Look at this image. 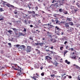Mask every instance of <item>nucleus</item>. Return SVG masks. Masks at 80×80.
<instances>
[{"label":"nucleus","instance_id":"680f3d73","mask_svg":"<svg viewBox=\"0 0 80 80\" xmlns=\"http://www.w3.org/2000/svg\"><path fill=\"white\" fill-rule=\"evenodd\" d=\"M3 18V17L2 16H0V18Z\"/></svg>","mask_w":80,"mask_h":80},{"label":"nucleus","instance_id":"79ce46f5","mask_svg":"<svg viewBox=\"0 0 80 80\" xmlns=\"http://www.w3.org/2000/svg\"><path fill=\"white\" fill-rule=\"evenodd\" d=\"M55 22H56V23H58V22H59V21L58 20H55Z\"/></svg>","mask_w":80,"mask_h":80},{"label":"nucleus","instance_id":"4468645a","mask_svg":"<svg viewBox=\"0 0 80 80\" xmlns=\"http://www.w3.org/2000/svg\"><path fill=\"white\" fill-rule=\"evenodd\" d=\"M67 52H68V51H67L66 50H65L64 51V57H65V54H66V53H67Z\"/></svg>","mask_w":80,"mask_h":80},{"label":"nucleus","instance_id":"b1692460","mask_svg":"<svg viewBox=\"0 0 80 80\" xmlns=\"http://www.w3.org/2000/svg\"><path fill=\"white\" fill-rule=\"evenodd\" d=\"M20 35H21L22 36H24V35H24V34H23V33H21V32H20L19 33Z\"/></svg>","mask_w":80,"mask_h":80},{"label":"nucleus","instance_id":"3c124183","mask_svg":"<svg viewBox=\"0 0 80 80\" xmlns=\"http://www.w3.org/2000/svg\"><path fill=\"white\" fill-rule=\"evenodd\" d=\"M1 20H3V18H0V21H1Z\"/></svg>","mask_w":80,"mask_h":80},{"label":"nucleus","instance_id":"a18cd8bd","mask_svg":"<svg viewBox=\"0 0 80 80\" xmlns=\"http://www.w3.org/2000/svg\"><path fill=\"white\" fill-rule=\"evenodd\" d=\"M36 75H37V76H38V77H39V74H38V73H36Z\"/></svg>","mask_w":80,"mask_h":80},{"label":"nucleus","instance_id":"9d476101","mask_svg":"<svg viewBox=\"0 0 80 80\" xmlns=\"http://www.w3.org/2000/svg\"><path fill=\"white\" fill-rule=\"evenodd\" d=\"M65 63H67L68 65H69L70 63V62H68V60H66L65 61Z\"/></svg>","mask_w":80,"mask_h":80},{"label":"nucleus","instance_id":"f03ea898","mask_svg":"<svg viewBox=\"0 0 80 80\" xmlns=\"http://www.w3.org/2000/svg\"><path fill=\"white\" fill-rule=\"evenodd\" d=\"M62 31V30L59 28L58 27L56 26L55 27V32L56 33H60Z\"/></svg>","mask_w":80,"mask_h":80},{"label":"nucleus","instance_id":"dca6fc26","mask_svg":"<svg viewBox=\"0 0 80 80\" xmlns=\"http://www.w3.org/2000/svg\"><path fill=\"white\" fill-rule=\"evenodd\" d=\"M69 24L70 25H73V23L72 22H69Z\"/></svg>","mask_w":80,"mask_h":80},{"label":"nucleus","instance_id":"7ed1b4c3","mask_svg":"<svg viewBox=\"0 0 80 80\" xmlns=\"http://www.w3.org/2000/svg\"><path fill=\"white\" fill-rule=\"evenodd\" d=\"M31 47L29 46H27V48L26 49V52L27 53H28L29 52H31Z\"/></svg>","mask_w":80,"mask_h":80},{"label":"nucleus","instance_id":"2f4dec72","mask_svg":"<svg viewBox=\"0 0 80 80\" xmlns=\"http://www.w3.org/2000/svg\"><path fill=\"white\" fill-rule=\"evenodd\" d=\"M27 12H28V14H30L32 13V12L31 11H28Z\"/></svg>","mask_w":80,"mask_h":80},{"label":"nucleus","instance_id":"69168bd1","mask_svg":"<svg viewBox=\"0 0 80 80\" xmlns=\"http://www.w3.org/2000/svg\"><path fill=\"white\" fill-rule=\"evenodd\" d=\"M50 48H51V49H53V46L51 47H50Z\"/></svg>","mask_w":80,"mask_h":80},{"label":"nucleus","instance_id":"aec40b11","mask_svg":"<svg viewBox=\"0 0 80 80\" xmlns=\"http://www.w3.org/2000/svg\"><path fill=\"white\" fill-rule=\"evenodd\" d=\"M76 68H77V69H79V70H80V67H79V66H78L77 65H76Z\"/></svg>","mask_w":80,"mask_h":80},{"label":"nucleus","instance_id":"ea45409f","mask_svg":"<svg viewBox=\"0 0 80 80\" xmlns=\"http://www.w3.org/2000/svg\"><path fill=\"white\" fill-rule=\"evenodd\" d=\"M53 27V26L51 24L50 25L49 27L50 28H52V27Z\"/></svg>","mask_w":80,"mask_h":80},{"label":"nucleus","instance_id":"39448f33","mask_svg":"<svg viewBox=\"0 0 80 80\" xmlns=\"http://www.w3.org/2000/svg\"><path fill=\"white\" fill-rule=\"evenodd\" d=\"M65 27H66L67 29H69V25H68V23H66L65 24Z\"/></svg>","mask_w":80,"mask_h":80},{"label":"nucleus","instance_id":"9b49d317","mask_svg":"<svg viewBox=\"0 0 80 80\" xmlns=\"http://www.w3.org/2000/svg\"><path fill=\"white\" fill-rule=\"evenodd\" d=\"M67 20L68 21H72V18H67Z\"/></svg>","mask_w":80,"mask_h":80},{"label":"nucleus","instance_id":"6e6d98bb","mask_svg":"<svg viewBox=\"0 0 80 80\" xmlns=\"http://www.w3.org/2000/svg\"><path fill=\"white\" fill-rule=\"evenodd\" d=\"M30 27H31V28H32L33 26V25H30Z\"/></svg>","mask_w":80,"mask_h":80},{"label":"nucleus","instance_id":"6e6552de","mask_svg":"<svg viewBox=\"0 0 80 80\" xmlns=\"http://www.w3.org/2000/svg\"><path fill=\"white\" fill-rule=\"evenodd\" d=\"M45 58L46 59H47V60H48V59H50L51 60H52V58L51 57H49L48 56H46L45 57Z\"/></svg>","mask_w":80,"mask_h":80},{"label":"nucleus","instance_id":"c85d7f7f","mask_svg":"<svg viewBox=\"0 0 80 80\" xmlns=\"http://www.w3.org/2000/svg\"><path fill=\"white\" fill-rule=\"evenodd\" d=\"M36 52H37L38 53H40V51L38 50V49H36Z\"/></svg>","mask_w":80,"mask_h":80},{"label":"nucleus","instance_id":"f3484780","mask_svg":"<svg viewBox=\"0 0 80 80\" xmlns=\"http://www.w3.org/2000/svg\"><path fill=\"white\" fill-rule=\"evenodd\" d=\"M76 5H77L78 7H80V4L78 2H76Z\"/></svg>","mask_w":80,"mask_h":80},{"label":"nucleus","instance_id":"58836bf2","mask_svg":"<svg viewBox=\"0 0 80 80\" xmlns=\"http://www.w3.org/2000/svg\"><path fill=\"white\" fill-rule=\"evenodd\" d=\"M14 13H15V14H17V11H15L14 12Z\"/></svg>","mask_w":80,"mask_h":80},{"label":"nucleus","instance_id":"2eb2a0df","mask_svg":"<svg viewBox=\"0 0 80 80\" xmlns=\"http://www.w3.org/2000/svg\"><path fill=\"white\" fill-rule=\"evenodd\" d=\"M42 43H44L45 42V38H43L42 39Z\"/></svg>","mask_w":80,"mask_h":80},{"label":"nucleus","instance_id":"72a5a7b5","mask_svg":"<svg viewBox=\"0 0 80 80\" xmlns=\"http://www.w3.org/2000/svg\"><path fill=\"white\" fill-rule=\"evenodd\" d=\"M54 64H55V65H56V66H57L58 63H57V62H54Z\"/></svg>","mask_w":80,"mask_h":80},{"label":"nucleus","instance_id":"f8f14e48","mask_svg":"<svg viewBox=\"0 0 80 80\" xmlns=\"http://www.w3.org/2000/svg\"><path fill=\"white\" fill-rule=\"evenodd\" d=\"M57 5V3L55 4H52L50 6V8H52V7H53V6H56V5Z\"/></svg>","mask_w":80,"mask_h":80},{"label":"nucleus","instance_id":"052dcab7","mask_svg":"<svg viewBox=\"0 0 80 80\" xmlns=\"http://www.w3.org/2000/svg\"><path fill=\"white\" fill-rule=\"evenodd\" d=\"M68 77H69V78H72V77L71 76H69Z\"/></svg>","mask_w":80,"mask_h":80},{"label":"nucleus","instance_id":"473e14b6","mask_svg":"<svg viewBox=\"0 0 80 80\" xmlns=\"http://www.w3.org/2000/svg\"><path fill=\"white\" fill-rule=\"evenodd\" d=\"M63 47L62 46L60 48V50H63Z\"/></svg>","mask_w":80,"mask_h":80},{"label":"nucleus","instance_id":"bf43d9fd","mask_svg":"<svg viewBox=\"0 0 80 80\" xmlns=\"http://www.w3.org/2000/svg\"><path fill=\"white\" fill-rule=\"evenodd\" d=\"M39 43H35V44H36V45H39Z\"/></svg>","mask_w":80,"mask_h":80},{"label":"nucleus","instance_id":"774afa93","mask_svg":"<svg viewBox=\"0 0 80 80\" xmlns=\"http://www.w3.org/2000/svg\"><path fill=\"white\" fill-rule=\"evenodd\" d=\"M47 33H48V34H50V32H48Z\"/></svg>","mask_w":80,"mask_h":80},{"label":"nucleus","instance_id":"a878e982","mask_svg":"<svg viewBox=\"0 0 80 80\" xmlns=\"http://www.w3.org/2000/svg\"><path fill=\"white\" fill-rule=\"evenodd\" d=\"M70 31H72L73 30H74V28H70Z\"/></svg>","mask_w":80,"mask_h":80},{"label":"nucleus","instance_id":"a211bd4d","mask_svg":"<svg viewBox=\"0 0 80 80\" xmlns=\"http://www.w3.org/2000/svg\"><path fill=\"white\" fill-rule=\"evenodd\" d=\"M47 61H48V63H50V62H52V61H51V60H50V59H47Z\"/></svg>","mask_w":80,"mask_h":80},{"label":"nucleus","instance_id":"c03bdc74","mask_svg":"<svg viewBox=\"0 0 80 80\" xmlns=\"http://www.w3.org/2000/svg\"><path fill=\"white\" fill-rule=\"evenodd\" d=\"M52 22H55V21H54V20H53V19H52L51 20Z\"/></svg>","mask_w":80,"mask_h":80},{"label":"nucleus","instance_id":"f704fd0d","mask_svg":"<svg viewBox=\"0 0 80 80\" xmlns=\"http://www.w3.org/2000/svg\"><path fill=\"white\" fill-rule=\"evenodd\" d=\"M59 12H62L63 11H62V9H59Z\"/></svg>","mask_w":80,"mask_h":80},{"label":"nucleus","instance_id":"1a4fd4ad","mask_svg":"<svg viewBox=\"0 0 80 80\" xmlns=\"http://www.w3.org/2000/svg\"><path fill=\"white\" fill-rule=\"evenodd\" d=\"M31 77V78H33L35 80H38V79H36L37 78H38L37 76H34L33 77Z\"/></svg>","mask_w":80,"mask_h":80},{"label":"nucleus","instance_id":"37998d69","mask_svg":"<svg viewBox=\"0 0 80 80\" xmlns=\"http://www.w3.org/2000/svg\"><path fill=\"white\" fill-rule=\"evenodd\" d=\"M24 32H27V30H26V29L25 28H24V30L23 31Z\"/></svg>","mask_w":80,"mask_h":80},{"label":"nucleus","instance_id":"423d86ee","mask_svg":"<svg viewBox=\"0 0 80 80\" xmlns=\"http://www.w3.org/2000/svg\"><path fill=\"white\" fill-rule=\"evenodd\" d=\"M34 67L36 68H39V66L38 65V63L35 64L34 65Z\"/></svg>","mask_w":80,"mask_h":80},{"label":"nucleus","instance_id":"412c9836","mask_svg":"<svg viewBox=\"0 0 80 80\" xmlns=\"http://www.w3.org/2000/svg\"><path fill=\"white\" fill-rule=\"evenodd\" d=\"M12 29L13 30H14V32H17V29H16V28H12Z\"/></svg>","mask_w":80,"mask_h":80},{"label":"nucleus","instance_id":"393cba45","mask_svg":"<svg viewBox=\"0 0 80 80\" xmlns=\"http://www.w3.org/2000/svg\"><path fill=\"white\" fill-rule=\"evenodd\" d=\"M55 42H57V40L55 39H54V40H53L52 43H55Z\"/></svg>","mask_w":80,"mask_h":80},{"label":"nucleus","instance_id":"4be33fe9","mask_svg":"<svg viewBox=\"0 0 80 80\" xmlns=\"http://www.w3.org/2000/svg\"><path fill=\"white\" fill-rule=\"evenodd\" d=\"M2 2H3V5H6L7 2H5V1H2Z\"/></svg>","mask_w":80,"mask_h":80},{"label":"nucleus","instance_id":"ddd939ff","mask_svg":"<svg viewBox=\"0 0 80 80\" xmlns=\"http://www.w3.org/2000/svg\"><path fill=\"white\" fill-rule=\"evenodd\" d=\"M57 72L55 71H52V74H54V75H55V74H57Z\"/></svg>","mask_w":80,"mask_h":80},{"label":"nucleus","instance_id":"e2e57ef3","mask_svg":"<svg viewBox=\"0 0 80 80\" xmlns=\"http://www.w3.org/2000/svg\"><path fill=\"white\" fill-rule=\"evenodd\" d=\"M71 51H73V48H71Z\"/></svg>","mask_w":80,"mask_h":80},{"label":"nucleus","instance_id":"f257e3e1","mask_svg":"<svg viewBox=\"0 0 80 80\" xmlns=\"http://www.w3.org/2000/svg\"><path fill=\"white\" fill-rule=\"evenodd\" d=\"M21 48H19V51H21L22 53H25V51L26 50L25 46L23 45H22L21 46Z\"/></svg>","mask_w":80,"mask_h":80},{"label":"nucleus","instance_id":"20e7f679","mask_svg":"<svg viewBox=\"0 0 80 80\" xmlns=\"http://www.w3.org/2000/svg\"><path fill=\"white\" fill-rule=\"evenodd\" d=\"M6 5L7 7H12V8H16V7H15L14 6L11 5V4H10L9 3H8L6 4Z\"/></svg>","mask_w":80,"mask_h":80},{"label":"nucleus","instance_id":"de8ad7c7","mask_svg":"<svg viewBox=\"0 0 80 80\" xmlns=\"http://www.w3.org/2000/svg\"><path fill=\"white\" fill-rule=\"evenodd\" d=\"M53 40H54L53 38H52L50 40L51 42H52L53 41Z\"/></svg>","mask_w":80,"mask_h":80},{"label":"nucleus","instance_id":"0eeeda50","mask_svg":"<svg viewBox=\"0 0 80 80\" xmlns=\"http://www.w3.org/2000/svg\"><path fill=\"white\" fill-rule=\"evenodd\" d=\"M13 65H14L13 66H12L13 68H14V70H17V68H15V67H16V68H17V67H18V66H17V65L16 64H13Z\"/></svg>","mask_w":80,"mask_h":80},{"label":"nucleus","instance_id":"864d4df0","mask_svg":"<svg viewBox=\"0 0 80 80\" xmlns=\"http://www.w3.org/2000/svg\"><path fill=\"white\" fill-rule=\"evenodd\" d=\"M8 44L9 45V46L10 47H11V43H8Z\"/></svg>","mask_w":80,"mask_h":80},{"label":"nucleus","instance_id":"c9c22d12","mask_svg":"<svg viewBox=\"0 0 80 80\" xmlns=\"http://www.w3.org/2000/svg\"><path fill=\"white\" fill-rule=\"evenodd\" d=\"M38 6H36V8H35V9L36 10H38Z\"/></svg>","mask_w":80,"mask_h":80},{"label":"nucleus","instance_id":"49530a36","mask_svg":"<svg viewBox=\"0 0 80 80\" xmlns=\"http://www.w3.org/2000/svg\"><path fill=\"white\" fill-rule=\"evenodd\" d=\"M0 12H2L3 11V8H0Z\"/></svg>","mask_w":80,"mask_h":80},{"label":"nucleus","instance_id":"4d7b16f0","mask_svg":"<svg viewBox=\"0 0 80 80\" xmlns=\"http://www.w3.org/2000/svg\"><path fill=\"white\" fill-rule=\"evenodd\" d=\"M29 39L30 40H33V38H32V37H30Z\"/></svg>","mask_w":80,"mask_h":80},{"label":"nucleus","instance_id":"5fc2aeb1","mask_svg":"<svg viewBox=\"0 0 80 80\" xmlns=\"http://www.w3.org/2000/svg\"><path fill=\"white\" fill-rule=\"evenodd\" d=\"M68 48V45L66 46V49H67Z\"/></svg>","mask_w":80,"mask_h":80},{"label":"nucleus","instance_id":"8fccbe9b","mask_svg":"<svg viewBox=\"0 0 80 80\" xmlns=\"http://www.w3.org/2000/svg\"><path fill=\"white\" fill-rule=\"evenodd\" d=\"M64 13L65 14H67L68 13V12H67V11H66L64 12Z\"/></svg>","mask_w":80,"mask_h":80},{"label":"nucleus","instance_id":"6ab92c4d","mask_svg":"<svg viewBox=\"0 0 80 80\" xmlns=\"http://www.w3.org/2000/svg\"><path fill=\"white\" fill-rule=\"evenodd\" d=\"M53 16L54 17H56V18H57V17H58V15L57 14H54L53 15Z\"/></svg>","mask_w":80,"mask_h":80},{"label":"nucleus","instance_id":"c756f323","mask_svg":"<svg viewBox=\"0 0 80 80\" xmlns=\"http://www.w3.org/2000/svg\"><path fill=\"white\" fill-rule=\"evenodd\" d=\"M43 44H44L43 43H39V45H40V46H41L42 47L43 46Z\"/></svg>","mask_w":80,"mask_h":80},{"label":"nucleus","instance_id":"e433bc0d","mask_svg":"<svg viewBox=\"0 0 80 80\" xmlns=\"http://www.w3.org/2000/svg\"><path fill=\"white\" fill-rule=\"evenodd\" d=\"M76 26L77 27H78L80 26V24H77L76 25Z\"/></svg>","mask_w":80,"mask_h":80},{"label":"nucleus","instance_id":"cd10ccee","mask_svg":"<svg viewBox=\"0 0 80 80\" xmlns=\"http://www.w3.org/2000/svg\"><path fill=\"white\" fill-rule=\"evenodd\" d=\"M8 33H10V34H12V31L9 30V31H8Z\"/></svg>","mask_w":80,"mask_h":80},{"label":"nucleus","instance_id":"09e8293b","mask_svg":"<svg viewBox=\"0 0 80 80\" xmlns=\"http://www.w3.org/2000/svg\"><path fill=\"white\" fill-rule=\"evenodd\" d=\"M32 13L33 14H35V12H34V11H32Z\"/></svg>","mask_w":80,"mask_h":80},{"label":"nucleus","instance_id":"a19ab883","mask_svg":"<svg viewBox=\"0 0 80 80\" xmlns=\"http://www.w3.org/2000/svg\"><path fill=\"white\" fill-rule=\"evenodd\" d=\"M31 22H31V21L30 20V21H29L28 22V23L29 24H30V23H31Z\"/></svg>","mask_w":80,"mask_h":80},{"label":"nucleus","instance_id":"4c0bfd02","mask_svg":"<svg viewBox=\"0 0 80 80\" xmlns=\"http://www.w3.org/2000/svg\"><path fill=\"white\" fill-rule=\"evenodd\" d=\"M68 43V42L67 41H65L64 43V45H66V44H67V43Z\"/></svg>","mask_w":80,"mask_h":80},{"label":"nucleus","instance_id":"0e129e2a","mask_svg":"<svg viewBox=\"0 0 80 80\" xmlns=\"http://www.w3.org/2000/svg\"><path fill=\"white\" fill-rule=\"evenodd\" d=\"M19 10H23V9H22V8H20L19 9Z\"/></svg>","mask_w":80,"mask_h":80},{"label":"nucleus","instance_id":"338daca9","mask_svg":"<svg viewBox=\"0 0 80 80\" xmlns=\"http://www.w3.org/2000/svg\"><path fill=\"white\" fill-rule=\"evenodd\" d=\"M54 2H55V0H53V1L52 2V3H54Z\"/></svg>","mask_w":80,"mask_h":80},{"label":"nucleus","instance_id":"7c9ffc66","mask_svg":"<svg viewBox=\"0 0 80 80\" xmlns=\"http://www.w3.org/2000/svg\"><path fill=\"white\" fill-rule=\"evenodd\" d=\"M45 75V73L44 72H42L41 74V75L42 77H43V76Z\"/></svg>","mask_w":80,"mask_h":80},{"label":"nucleus","instance_id":"5701e85b","mask_svg":"<svg viewBox=\"0 0 80 80\" xmlns=\"http://www.w3.org/2000/svg\"><path fill=\"white\" fill-rule=\"evenodd\" d=\"M72 59H75L76 58V56H74L72 57Z\"/></svg>","mask_w":80,"mask_h":80},{"label":"nucleus","instance_id":"13d9d810","mask_svg":"<svg viewBox=\"0 0 80 80\" xmlns=\"http://www.w3.org/2000/svg\"><path fill=\"white\" fill-rule=\"evenodd\" d=\"M36 16L37 17H38V16H39V15H38V14H35Z\"/></svg>","mask_w":80,"mask_h":80},{"label":"nucleus","instance_id":"bb28decb","mask_svg":"<svg viewBox=\"0 0 80 80\" xmlns=\"http://www.w3.org/2000/svg\"><path fill=\"white\" fill-rule=\"evenodd\" d=\"M51 77H55V74H53L51 75H50Z\"/></svg>","mask_w":80,"mask_h":80},{"label":"nucleus","instance_id":"603ef678","mask_svg":"<svg viewBox=\"0 0 80 80\" xmlns=\"http://www.w3.org/2000/svg\"><path fill=\"white\" fill-rule=\"evenodd\" d=\"M17 47H20V45L19 44H18L16 45Z\"/></svg>","mask_w":80,"mask_h":80}]
</instances>
